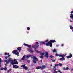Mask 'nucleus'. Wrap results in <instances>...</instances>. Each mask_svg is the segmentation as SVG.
Segmentation results:
<instances>
[{
	"label": "nucleus",
	"instance_id": "obj_1",
	"mask_svg": "<svg viewBox=\"0 0 73 73\" xmlns=\"http://www.w3.org/2000/svg\"><path fill=\"white\" fill-rule=\"evenodd\" d=\"M39 44V43L38 42H36V44L34 46H32V48H34V49H35V51L36 52H37V53H40V52L36 50L37 48L39 47V45H38Z\"/></svg>",
	"mask_w": 73,
	"mask_h": 73
},
{
	"label": "nucleus",
	"instance_id": "obj_2",
	"mask_svg": "<svg viewBox=\"0 0 73 73\" xmlns=\"http://www.w3.org/2000/svg\"><path fill=\"white\" fill-rule=\"evenodd\" d=\"M54 42H56V40H50L49 42L46 43V46H50V47H52V43H54Z\"/></svg>",
	"mask_w": 73,
	"mask_h": 73
},
{
	"label": "nucleus",
	"instance_id": "obj_3",
	"mask_svg": "<svg viewBox=\"0 0 73 73\" xmlns=\"http://www.w3.org/2000/svg\"><path fill=\"white\" fill-rule=\"evenodd\" d=\"M36 61H38V60L36 56H34L33 58V62L34 64H36V63H37V62H36Z\"/></svg>",
	"mask_w": 73,
	"mask_h": 73
},
{
	"label": "nucleus",
	"instance_id": "obj_4",
	"mask_svg": "<svg viewBox=\"0 0 73 73\" xmlns=\"http://www.w3.org/2000/svg\"><path fill=\"white\" fill-rule=\"evenodd\" d=\"M4 62H6V64H9V62H12L13 60H12V58H9L8 59V60H4Z\"/></svg>",
	"mask_w": 73,
	"mask_h": 73
},
{
	"label": "nucleus",
	"instance_id": "obj_5",
	"mask_svg": "<svg viewBox=\"0 0 73 73\" xmlns=\"http://www.w3.org/2000/svg\"><path fill=\"white\" fill-rule=\"evenodd\" d=\"M12 53L13 54H15V55H17L18 57L19 53V52H18L17 50H14L12 52Z\"/></svg>",
	"mask_w": 73,
	"mask_h": 73
},
{
	"label": "nucleus",
	"instance_id": "obj_6",
	"mask_svg": "<svg viewBox=\"0 0 73 73\" xmlns=\"http://www.w3.org/2000/svg\"><path fill=\"white\" fill-rule=\"evenodd\" d=\"M14 62H12V65H15H15H17L18 64V62H17V60L15 59L14 60Z\"/></svg>",
	"mask_w": 73,
	"mask_h": 73
},
{
	"label": "nucleus",
	"instance_id": "obj_7",
	"mask_svg": "<svg viewBox=\"0 0 73 73\" xmlns=\"http://www.w3.org/2000/svg\"><path fill=\"white\" fill-rule=\"evenodd\" d=\"M5 55H8V56H5L4 58L6 59V60H7L8 57H10V55H9V53H4Z\"/></svg>",
	"mask_w": 73,
	"mask_h": 73
},
{
	"label": "nucleus",
	"instance_id": "obj_8",
	"mask_svg": "<svg viewBox=\"0 0 73 73\" xmlns=\"http://www.w3.org/2000/svg\"><path fill=\"white\" fill-rule=\"evenodd\" d=\"M28 51L31 53H33L34 52V51L32 50V48H31V47L28 48Z\"/></svg>",
	"mask_w": 73,
	"mask_h": 73
},
{
	"label": "nucleus",
	"instance_id": "obj_9",
	"mask_svg": "<svg viewBox=\"0 0 73 73\" xmlns=\"http://www.w3.org/2000/svg\"><path fill=\"white\" fill-rule=\"evenodd\" d=\"M66 54L65 55H59V54H55V56L56 57H57L58 56H59V57H65L66 56Z\"/></svg>",
	"mask_w": 73,
	"mask_h": 73
},
{
	"label": "nucleus",
	"instance_id": "obj_10",
	"mask_svg": "<svg viewBox=\"0 0 73 73\" xmlns=\"http://www.w3.org/2000/svg\"><path fill=\"white\" fill-rule=\"evenodd\" d=\"M26 65H23L21 66V67L23 68V69H25V70H27L28 69V67L27 66H25Z\"/></svg>",
	"mask_w": 73,
	"mask_h": 73
},
{
	"label": "nucleus",
	"instance_id": "obj_11",
	"mask_svg": "<svg viewBox=\"0 0 73 73\" xmlns=\"http://www.w3.org/2000/svg\"><path fill=\"white\" fill-rule=\"evenodd\" d=\"M45 55L44 56L46 57H47V58H48L49 57V53H48V52H45Z\"/></svg>",
	"mask_w": 73,
	"mask_h": 73
},
{
	"label": "nucleus",
	"instance_id": "obj_12",
	"mask_svg": "<svg viewBox=\"0 0 73 73\" xmlns=\"http://www.w3.org/2000/svg\"><path fill=\"white\" fill-rule=\"evenodd\" d=\"M41 68L40 69L41 70H42V69H44L46 68V66H45L44 65H43L41 66Z\"/></svg>",
	"mask_w": 73,
	"mask_h": 73
},
{
	"label": "nucleus",
	"instance_id": "obj_13",
	"mask_svg": "<svg viewBox=\"0 0 73 73\" xmlns=\"http://www.w3.org/2000/svg\"><path fill=\"white\" fill-rule=\"evenodd\" d=\"M24 45L25 46H27V47H28L29 48H31V45H29L27 44H26L25 43L24 44Z\"/></svg>",
	"mask_w": 73,
	"mask_h": 73
},
{
	"label": "nucleus",
	"instance_id": "obj_14",
	"mask_svg": "<svg viewBox=\"0 0 73 73\" xmlns=\"http://www.w3.org/2000/svg\"><path fill=\"white\" fill-rule=\"evenodd\" d=\"M72 57V54L70 53L69 56H67V57L68 58H71Z\"/></svg>",
	"mask_w": 73,
	"mask_h": 73
},
{
	"label": "nucleus",
	"instance_id": "obj_15",
	"mask_svg": "<svg viewBox=\"0 0 73 73\" xmlns=\"http://www.w3.org/2000/svg\"><path fill=\"white\" fill-rule=\"evenodd\" d=\"M71 14L70 17L71 18H72V19H73V14H72V13H73V11H71Z\"/></svg>",
	"mask_w": 73,
	"mask_h": 73
},
{
	"label": "nucleus",
	"instance_id": "obj_16",
	"mask_svg": "<svg viewBox=\"0 0 73 73\" xmlns=\"http://www.w3.org/2000/svg\"><path fill=\"white\" fill-rule=\"evenodd\" d=\"M13 67L14 68H15V69H17L19 68V66L16 65H14L13 66Z\"/></svg>",
	"mask_w": 73,
	"mask_h": 73
},
{
	"label": "nucleus",
	"instance_id": "obj_17",
	"mask_svg": "<svg viewBox=\"0 0 73 73\" xmlns=\"http://www.w3.org/2000/svg\"><path fill=\"white\" fill-rule=\"evenodd\" d=\"M57 67H56L55 66H54L53 68V70H54V71H56L57 70Z\"/></svg>",
	"mask_w": 73,
	"mask_h": 73
},
{
	"label": "nucleus",
	"instance_id": "obj_18",
	"mask_svg": "<svg viewBox=\"0 0 73 73\" xmlns=\"http://www.w3.org/2000/svg\"><path fill=\"white\" fill-rule=\"evenodd\" d=\"M40 44L41 45H42V44H45V42L44 41H42L40 42Z\"/></svg>",
	"mask_w": 73,
	"mask_h": 73
},
{
	"label": "nucleus",
	"instance_id": "obj_19",
	"mask_svg": "<svg viewBox=\"0 0 73 73\" xmlns=\"http://www.w3.org/2000/svg\"><path fill=\"white\" fill-rule=\"evenodd\" d=\"M21 47H19L17 48V50H19V52H20V51L21 50Z\"/></svg>",
	"mask_w": 73,
	"mask_h": 73
},
{
	"label": "nucleus",
	"instance_id": "obj_20",
	"mask_svg": "<svg viewBox=\"0 0 73 73\" xmlns=\"http://www.w3.org/2000/svg\"><path fill=\"white\" fill-rule=\"evenodd\" d=\"M3 62V61H2L1 58H0V68H1V62Z\"/></svg>",
	"mask_w": 73,
	"mask_h": 73
},
{
	"label": "nucleus",
	"instance_id": "obj_21",
	"mask_svg": "<svg viewBox=\"0 0 73 73\" xmlns=\"http://www.w3.org/2000/svg\"><path fill=\"white\" fill-rule=\"evenodd\" d=\"M63 58H61L60 59H59V60H65V58L64 57H62Z\"/></svg>",
	"mask_w": 73,
	"mask_h": 73
},
{
	"label": "nucleus",
	"instance_id": "obj_22",
	"mask_svg": "<svg viewBox=\"0 0 73 73\" xmlns=\"http://www.w3.org/2000/svg\"><path fill=\"white\" fill-rule=\"evenodd\" d=\"M41 69V66H38L36 67V69Z\"/></svg>",
	"mask_w": 73,
	"mask_h": 73
},
{
	"label": "nucleus",
	"instance_id": "obj_23",
	"mask_svg": "<svg viewBox=\"0 0 73 73\" xmlns=\"http://www.w3.org/2000/svg\"><path fill=\"white\" fill-rule=\"evenodd\" d=\"M56 50H57L55 49H54L52 51L53 53H55V52H56V53H57V52H56Z\"/></svg>",
	"mask_w": 73,
	"mask_h": 73
},
{
	"label": "nucleus",
	"instance_id": "obj_24",
	"mask_svg": "<svg viewBox=\"0 0 73 73\" xmlns=\"http://www.w3.org/2000/svg\"><path fill=\"white\" fill-rule=\"evenodd\" d=\"M25 55H24L23 56V57L21 60H24L25 59Z\"/></svg>",
	"mask_w": 73,
	"mask_h": 73
},
{
	"label": "nucleus",
	"instance_id": "obj_25",
	"mask_svg": "<svg viewBox=\"0 0 73 73\" xmlns=\"http://www.w3.org/2000/svg\"><path fill=\"white\" fill-rule=\"evenodd\" d=\"M12 70V69L10 68V69H9V70H8L7 72V73H9V72H10V71H11V70Z\"/></svg>",
	"mask_w": 73,
	"mask_h": 73
},
{
	"label": "nucleus",
	"instance_id": "obj_26",
	"mask_svg": "<svg viewBox=\"0 0 73 73\" xmlns=\"http://www.w3.org/2000/svg\"><path fill=\"white\" fill-rule=\"evenodd\" d=\"M45 54V53H40V55H41L42 56H43V55H44V54Z\"/></svg>",
	"mask_w": 73,
	"mask_h": 73
},
{
	"label": "nucleus",
	"instance_id": "obj_27",
	"mask_svg": "<svg viewBox=\"0 0 73 73\" xmlns=\"http://www.w3.org/2000/svg\"><path fill=\"white\" fill-rule=\"evenodd\" d=\"M51 60L52 61V62H55L56 61V60L54 59H51Z\"/></svg>",
	"mask_w": 73,
	"mask_h": 73
},
{
	"label": "nucleus",
	"instance_id": "obj_28",
	"mask_svg": "<svg viewBox=\"0 0 73 73\" xmlns=\"http://www.w3.org/2000/svg\"><path fill=\"white\" fill-rule=\"evenodd\" d=\"M55 66H55V67H57V66H58V65H59V64H56L54 65Z\"/></svg>",
	"mask_w": 73,
	"mask_h": 73
},
{
	"label": "nucleus",
	"instance_id": "obj_29",
	"mask_svg": "<svg viewBox=\"0 0 73 73\" xmlns=\"http://www.w3.org/2000/svg\"><path fill=\"white\" fill-rule=\"evenodd\" d=\"M31 57V55H27L26 56V58H29Z\"/></svg>",
	"mask_w": 73,
	"mask_h": 73
},
{
	"label": "nucleus",
	"instance_id": "obj_30",
	"mask_svg": "<svg viewBox=\"0 0 73 73\" xmlns=\"http://www.w3.org/2000/svg\"><path fill=\"white\" fill-rule=\"evenodd\" d=\"M40 58H42V59H43V58H44V57H43V56H41L40 57Z\"/></svg>",
	"mask_w": 73,
	"mask_h": 73
},
{
	"label": "nucleus",
	"instance_id": "obj_31",
	"mask_svg": "<svg viewBox=\"0 0 73 73\" xmlns=\"http://www.w3.org/2000/svg\"><path fill=\"white\" fill-rule=\"evenodd\" d=\"M59 65H60V66H62V64L61 63H59Z\"/></svg>",
	"mask_w": 73,
	"mask_h": 73
},
{
	"label": "nucleus",
	"instance_id": "obj_32",
	"mask_svg": "<svg viewBox=\"0 0 73 73\" xmlns=\"http://www.w3.org/2000/svg\"><path fill=\"white\" fill-rule=\"evenodd\" d=\"M63 70H66V68L65 67H63Z\"/></svg>",
	"mask_w": 73,
	"mask_h": 73
},
{
	"label": "nucleus",
	"instance_id": "obj_33",
	"mask_svg": "<svg viewBox=\"0 0 73 73\" xmlns=\"http://www.w3.org/2000/svg\"><path fill=\"white\" fill-rule=\"evenodd\" d=\"M69 69V68L68 67H66V70H68Z\"/></svg>",
	"mask_w": 73,
	"mask_h": 73
},
{
	"label": "nucleus",
	"instance_id": "obj_34",
	"mask_svg": "<svg viewBox=\"0 0 73 73\" xmlns=\"http://www.w3.org/2000/svg\"><path fill=\"white\" fill-rule=\"evenodd\" d=\"M4 69V68L2 67L1 68V70H3Z\"/></svg>",
	"mask_w": 73,
	"mask_h": 73
},
{
	"label": "nucleus",
	"instance_id": "obj_35",
	"mask_svg": "<svg viewBox=\"0 0 73 73\" xmlns=\"http://www.w3.org/2000/svg\"><path fill=\"white\" fill-rule=\"evenodd\" d=\"M4 69L5 70H6L7 69V67H5V68H4Z\"/></svg>",
	"mask_w": 73,
	"mask_h": 73
},
{
	"label": "nucleus",
	"instance_id": "obj_36",
	"mask_svg": "<svg viewBox=\"0 0 73 73\" xmlns=\"http://www.w3.org/2000/svg\"><path fill=\"white\" fill-rule=\"evenodd\" d=\"M50 58H53V55H51L50 56Z\"/></svg>",
	"mask_w": 73,
	"mask_h": 73
},
{
	"label": "nucleus",
	"instance_id": "obj_37",
	"mask_svg": "<svg viewBox=\"0 0 73 73\" xmlns=\"http://www.w3.org/2000/svg\"><path fill=\"white\" fill-rule=\"evenodd\" d=\"M58 71H54V73H57V72Z\"/></svg>",
	"mask_w": 73,
	"mask_h": 73
},
{
	"label": "nucleus",
	"instance_id": "obj_38",
	"mask_svg": "<svg viewBox=\"0 0 73 73\" xmlns=\"http://www.w3.org/2000/svg\"><path fill=\"white\" fill-rule=\"evenodd\" d=\"M27 29V30H30V28L29 27H28Z\"/></svg>",
	"mask_w": 73,
	"mask_h": 73
},
{
	"label": "nucleus",
	"instance_id": "obj_39",
	"mask_svg": "<svg viewBox=\"0 0 73 73\" xmlns=\"http://www.w3.org/2000/svg\"><path fill=\"white\" fill-rule=\"evenodd\" d=\"M70 29H73V27H72V26H70Z\"/></svg>",
	"mask_w": 73,
	"mask_h": 73
},
{
	"label": "nucleus",
	"instance_id": "obj_40",
	"mask_svg": "<svg viewBox=\"0 0 73 73\" xmlns=\"http://www.w3.org/2000/svg\"><path fill=\"white\" fill-rule=\"evenodd\" d=\"M27 62L28 63H29L30 62V60H28L27 61Z\"/></svg>",
	"mask_w": 73,
	"mask_h": 73
},
{
	"label": "nucleus",
	"instance_id": "obj_41",
	"mask_svg": "<svg viewBox=\"0 0 73 73\" xmlns=\"http://www.w3.org/2000/svg\"><path fill=\"white\" fill-rule=\"evenodd\" d=\"M8 66V64L6 63V64H5V66Z\"/></svg>",
	"mask_w": 73,
	"mask_h": 73
},
{
	"label": "nucleus",
	"instance_id": "obj_42",
	"mask_svg": "<svg viewBox=\"0 0 73 73\" xmlns=\"http://www.w3.org/2000/svg\"><path fill=\"white\" fill-rule=\"evenodd\" d=\"M48 41V40H46L45 41V42H47Z\"/></svg>",
	"mask_w": 73,
	"mask_h": 73
},
{
	"label": "nucleus",
	"instance_id": "obj_43",
	"mask_svg": "<svg viewBox=\"0 0 73 73\" xmlns=\"http://www.w3.org/2000/svg\"><path fill=\"white\" fill-rule=\"evenodd\" d=\"M64 46V44H62L61 45V46Z\"/></svg>",
	"mask_w": 73,
	"mask_h": 73
},
{
	"label": "nucleus",
	"instance_id": "obj_44",
	"mask_svg": "<svg viewBox=\"0 0 73 73\" xmlns=\"http://www.w3.org/2000/svg\"><path fill=\"white\" fill-rule=\"evenodd\" d=\"M58 46H59L58 45H56L57 47H58Z\"/></svg>",
	"mask_w": 73,
	"mask_h": 73
},
{
	"label": "nucleus",
	"instance_id": "obj_45",
	"mask_svg": "<svg viewBox=\"0 0 73 73\" xmlns=\"http://www.w3.org/2000/svg\"><path fill=\"white\" fill-rule=\"evenodd\" d=\"M72 22V21L71 20H70V22Z\"/></svg>",
	"mask_w": 73,
	"mask_h": 73
},
{
	"label": "nucleus",
	"instance_id": "obj_46",
	"mask_svg": "<svg viewBox=\"0 0 73 73\" xmlns=\"http://www.w3.org/2000/svg\"><path fill=\"white\" fill-rule=\"evenodd\" d=\"M71 70H73V69H71Z\"/></svg>",
	"mask_w": 73,
	"mask_h": 73
},
{
	"label": "nucleus",
	"instance_id": "obj_47",
	"mask_svg": "<svg viewBox=\"0 0 73 73\" xmlns=\"http://www.w3.org/2000/svg\"><path fill=\"white\" fill-rule=\"evenodd\" d=\"M50 66H52V64H51Z\"/></svg>",
	"mask_w": 73,
	"mask_h": 73
},
{
	"label": "nucleus",
	"instance_id": "obj_48",
	"mask_svg": "<svg viewBox=\"0 0 73 73\" xmlns=\"http://www.w3.org/2000/svg\"><path fill=\"white\" fill-rule=\"evenodd\" d=\"M42 62V61H41V62Z\"/></svg>",
	"mask_w": 73,
	"mask_h": 73
}]
</instances>
